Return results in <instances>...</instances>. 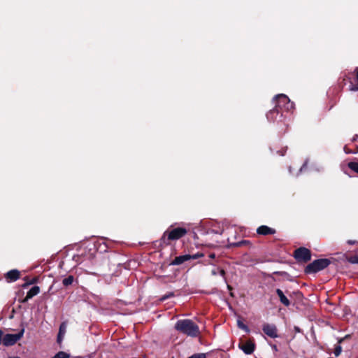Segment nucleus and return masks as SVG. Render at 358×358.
<instances>
[{
  "label": "nucleus",
  "instance_id": "a878e982",
  "mask_svg": "<svg viewBox=\"0 0 358 358\" xmlns=\"http://www.w3.org/2000/svg\"><path fill=\"white\" fill-rule=\"evenodd\" d=\"M215 254H213H213H210V255H209V257H210V258H211V259H214V258H215Z\"/></svg>",
  "mask_w": 358,
  "mask_h": 358
},
{
  "label": "nucleus",
  "instance_id": "0eeeda50",
  "mask_svg": "<svg viewBox=\"0 0 358 358\" xmlns=\"http://www.w3.org/2000/svg\"><path fill=\"white\" fill-rule=\"evenodd\" d=\"M263 331L271 338L278 337L277 328L274 324H266L263 326Z\"/></svg>",
  "mask_w": 358,
  "mask_h": 358
},
{
  "label": "nucleus",
  "instance_id": "39448f33",
  "mask_svg": "<svg viewBox=\"0 0 358 358\" xmlns=\"http://www.w3.org/2000/svg\"><path fill=\"white\" fill-rule=\"evenodd\" d=\"M186 234L187 230L185 228L178 227L171 231H166L164 233V236H167L169 240H178L184 236Z\"/></svg>",
  "mask_w": 358,
  "mask_h": 358
},
{
  "label": "nucleus",
  "instance_id": "7ed1b4c3",
  "mask_svg": "<svg viewBox=\"0 0 358 358\" xmlns=\"http://www.w3.org/2000/svg\"><path fill=\"white\" fill-rule=\"evenodd\" d=\"M329 263L330 262L327 259L315 260L306 266L305 271L307 273H316L327 267Z\"/></svg>",
  "mask_w": 358,
  "mask_h": 358
},
{
  "label": "nucleus",
  "instance_id": "4be33fe9",
  "mask_svg": "<svg viewBox=\"0 0 358 358\" xmlns=\"http://www.w3.org/2000/svg\"><path fill=\"white\" fill-rule=\"evenodd\" d=\"M219 273H220L222 276H223V277H224V275H225V272H224V271L223 269H220V270H219Z\"/></svg>",
  "mask_w": 358,
  "mask_h": 358
},
{
  "label": "nucleus",
  "instance_id": "f03ea898",
  "mask_svg": "<svg viewBox=\"0 0 358 358\" xmlns=\"http://www.w3.org/2000/svg\"><path fill=\"white\" fill-rule=\"evenodd\" d=\"M175 329L191 337H196L199 335V328L191 320H180L175 324Z\"/></svg>",
  "mask_w": 358,
  "mask_h": 358
},
{
  "label": "nucleus",
  "instance_id": "5701e85b",
  "mask_svg": "<svg viewBox=\"0 0 358 358\" xmlns=\"http://www.w3.org/2000/svg\"><path fill=\"white\" fill-rule=\"evenodd\" d=\"M344 151L345 153H351V152L349 150V149H348L347 146H345L344 147Z\"/></svg>",
  "mask_w": 358,
  "mask_h": 358
},
{
  "label": "nucleus",
  "instance_id": "f8f14e48",
  "mask_svg": "<svg viewBox=\"0 0 358 358\" xmlns=\"http://www.w3.org/2000/svg\"><path fill=\"white\" fill-rule=\"evenodd\" d=\"M190 259V255H185L176 257L175 259L173 261V264L179 265L182 264L183 262Z\"/></svg>",
  "mask_w": 358,
  "mask_h": 358
},
{
  "label": "nucleus",
  "instance_id": "1a4fd4ad",
  "mask_svg": "<svg viewBox=\"0 0 358 358\" xmlns=\"http://www.w3.org/2000/svg\"><path fill=\"white\" fill-rule=\"evenodd\" d=\"M257 233L260 235L266 236L269 234H274L275 233V230L268 227V226L262 225L257 228Z\"/></svg>",
  "mask_w": 358,
  "mask_h": 358
},
{
  "label": "nucleus",
  "instance_id": "423d86ee",
  "mask_svg": "<svg viewBox=\"0 0 358 358\" xmlns=\"http://www.w3.org/2000/svg\"><path fill=\"white\" fill-rule=\"evenodd\" d=\"M294 257L299 261L308 262L310 259L311 255L309 250L300 248L295 250Z\"/></svg>",
  "mask_w": 358,
  "mask_h": 358
},
{
  "label": "nucleus",
  "instance_id": "a211bd4d",
  "mask_svg": "<svg viewBox=\"0 0 358 358\" xmlns=\"http://www.w3.org/2000/svg\"><path fill=\"white\" fill-rule=\"evenodd\" d=\"M204 255L203 253H201V252H197L196 254L195 255H190V259H198V258H200V257H203Z\"/></svg>",
  "mask_w": 358,
  "mask_h": 358
},
{
  "label": "nucleus",
  "instance_id": "393cba45",
  "mask_svg": "<svg viewBox=\"0 0 358 358\" xmlns=\"http://www.w3.org/2000/svg\"><path fill=\"white\" fill-rule=\"evenodd\" d=\"M2 334H3V333H2V331L0 330V343H2V339H1Z\"/></svg>",
  "mask_w": 358,
  "mask_h": 358
},
{
  "label": "nucleus",
  "instance_id": "f3484780",
  "mask_svg": "<svg viewBox=\"0 0 358 358\" xmlns=\"http://www.w3.org/2000/svg\"><path fill=\"white\" fill-rule=\"evenodd\" d=\"M238 326L239 328L245 330L246 332L249 331L248 327L246 325H245L243 322H241V321L238 322Z\"/></svg>",
  "mask_w": 358,
  "mask_h": 358
},
{
  "label": "nucleus",
  "instance_id": "6ab92c4d",
  "mask_svg": "<svg viewBox=\"0 0 358 358\" xmlns=\"http://www.w3.org/2000/svg\"><path fill=\"white\" fill-rule=\"evenodd\" d=\"M341 351H342L341 347L340 345H338L336 347L334 353L336 356H338L341 354Z\"/></svg>",
  "mask_w": 358,
  "mask_h": 358
},
{
  "label": "nucleus",
  "instance_id": "9d476101",
  "mask_svg": "<svg viewBox=\"0 0 358 358\" xmlns=\"http://www.w3.org/2000/svg\"><path fill=\"white\" fill-rule=\"evenodd\" d=\"M5 278L8 282H14L20 278V272L17 270L13 269L8 271Z\"/></svg>",
  "mask_w": 358,
  "mask_h": 358
},
{
  "label": "nucleus",
  "instance_id": "bb28decb",
  "mask_svg": "<svg viewBox=\"0 0 358 358\" xmlns=\"http://www.w3.org/2000/svg\"><path fill=\"white\" fill-rule=\"evenodd\" d=\"M348 243H349L350 244H354V243H355V241H348Z\"/></svg>",
  "mask_w": 358,
  "mask_h": 358
},
{
  "label": "nucleus",
  "instance_id": "412c9836",
  "mask_svg": "<svg viewBox=\"0 0 358 358\" xmlns=\"http://www.w3.org/2000/svg\"><path fill=\"white\" fill-rule=\"evenodd\" d=\"M350 90L351 91H357L358 90V85H352V87H350Z\"/></svg>",
  "mask_w": 358,
  "mask_h": 358
},
{
  "label": "nucleus",
  "instance_id": "cd10ccee",
  "mask_svg": "<svg viewBox=\"0 0 358 358\" xmlns=\"http://www.w3.org/2000/svg\"><path fill=\"white\" fill-rule=\"evenodd\" d=\"M357 358H358V357H357Z\"/></svg>",
  "mask_w": 358,
  "mask_h": 358
},
{
  "label": "nucleus",
  "instance_id": "aec40b11",
  "mask_svg": "<svg viewBox=\"0 0 358 358\" xmlns=\"http://www.w3.org/2000/svg\"><path fill=\"white\" fill-rule=\"evenodd\" d=\"M188 358H206V355L203 353L195 354Z\"/></svg>",
  "mask_w": 358,
  "mask_h": 358
},
{
  "label": "nucleus",
  "instance_id": "4468645a",
  "mask_svg": "<svg viewBox=\"0 0 358 358\" xmlns=\"http://www.w3.org/2000/svg\"><path fill=\"white\" fill-rule=\"evenodd\" d=\"M276 293H277L278 296H279L280 300L282 303H283L286 306H288L290 304L289 301L285 296V294H283V292L281 289H277Z\"/></svg>",
  "mask_w": 358,
  "mask_h": 358
},
{
  "label": "nucleus",
  "instance_id": "f257e3e1",
  "mask_svg": "<svg viewBox=\"0 0 358 358\" xmlns=\"http://www.w3.org/2000/svg\"><path fill=\"white\" fill-rule=\"evenodd\" d=\"M275 99L276 101L275 108L269 111L266 115L269 120H272L273 115L275 113L278 114L280 111H289L294 108V103L290 101L289 99L286 95L280 94L277 95Z\"/></svg>",
  "mask_w": 358,
  "mask_h": 358
},
{
  "label": "nucleus",
  "instance_id": "2eb2a0df",
  "mask_svg": "<svg viewBox=\"0 0 358 358\" xmlns=\"http://www.w3.org/2000/svg\"><path fill=\"white\" fill-rule=\"evenodd\" d=\"M73 277L72 275H69L68 276L67 278H64L63 280V284L65 286H68V285H70L73 283Z\"/></svg>",
  "mask_w": 358,
  "mask_h": 358
},
{
  "label": "nucleus",
  "instance_id": "6e6552de",
  "mask_svg": "<svg viewBox=\"0 0 358 358\" xmlns=\"http://www.w3.org/2000/svg\"><path fill=\"white\" fill-rule=\"evenodd\" d=\"M239 348L247 355L252 354L255 350V343L252 341L249 340L245 343L239 344Z\"/></svg>",
  "mask_w": 358,
  "mask_h": 358
},
{
  "label": "nucleus",
  "instance_id": "dca6fc26",
  "mask_svg": "<svg viewBox=\"0 0 358 358\" xmlns=\"http://www.w3.org/2000/svg\"><path fill=\"white\" fill-rule=\"evenodd\" d=\"M348 166L350 169L353 170L354 171L358 173V163L357 162H350L348 164Z\"/></svg>",
  "mask_w": 358,
  "mask_h": 358
},
{
  "label": "nucleus",
  "instance_id": "9b49d317",
  "mask_svg": "<svg viewBox=\"0 0 358 358\" xmlns=\"http://www.w3.org/2000/svg\"><path fill=\"white\" fill-rule=\"evenodd\" d=\"M40 292L39 287L34 286L30 289V290L27 292V296L24 300V301H27L29 299H31L34 296L37 295Z\"/></svg>",
  "mask_w": 358,
  "mask_h": 358
},
{
  "label": "nucleus",
  "instance_id": "b1692460",
  "mask_svg": "<svg viewBox=\"0 0 358 358\" xmlns=\"http://www.w3.org/2000/svg\"><path fill=\"white\" fill-rule=\"evenodd\" d=\"M217 273H218V271H217V270H213V271H212V274H213V275H217Z\"/></svg>",
  "mask_w": 358,
  "mask_h": 358
},
{
  "label": "nucleus",
  "instance_id": "20e7f679",
  "mask_svg": "<svg viewBox=\"0 0 358 358\" xmlns=\"http://www.w3.org/2000/svg\"><path fill=\"white\" fill-rule=\"evenodd\" d=\"M24 333V329H22L18 334H6L2 338V343L6 346L13 345L19 341Z\"/></svg>",
  "mask_w": 358,
  "mask_h": 358
},
{
  "label": "nucleus",
  "instance_id": "ddd939ff",
  "mask_svg": "<svg viewBox=\"0 0 358 358\" xmlns=\"http://www.w3.org/2000/svg\"><path fill=\"white\" fill-rule=\"evenodd\" d=\"M66 324L65 322L62 323L59 327V331L57 336L58 343H61L64 338V336L66 334Z\"/></svg>",
  "mask_w": 358,
  "mask_h": 358
}]
</instances>
